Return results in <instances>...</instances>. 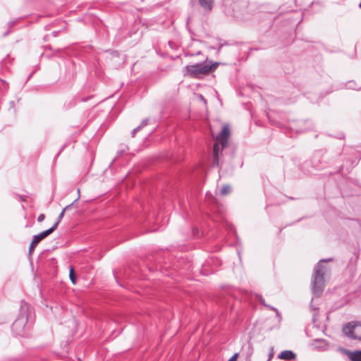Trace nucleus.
<instances>
[{
  "instance_id": "obj_10",
  "label": "nucleus",
  "mask_w": 361,
  "mask_h": 361,
  "mask_svg": "<svg viewBox=\"0 0 361 361\" xmlns=\"http://www.w3.org/2000/svg\"><path fill=\"white\" fill-rule=\"evenodd\" d=\"M53 232H54V228H50L37 235H35L32 238V240L34 241V243L38 244L41 240L44 239L46 237H47L49 235H50Z\"/></svg>"
},
{
  "instance_id": "obj_8",
  "label": "nucleus",
  "mask_w": 361,
  "mask_h": 361,
  "mask_svg": "<svg viewBox=\"0 0 361 361\" xmlns=\"http://www.w3.org/2000/svg\"><path fill=\"white\" fill-rule=\"evenodd\" d=\"M230 135V130L228 125L223 127L220 133L216 136V139L220 142L222 147H225L228 143V138Z\"/></svg>"
},
{
  "instance_id": "obj_30",
  "label": "nucleus",
  "mask_w": 361,
  "mask_h": 361,
  "mask_svg": "<svg viewBox=\"0 0 361 361\" xmlns=\"http://www.w3.org/2000/svg\"><path fill=\"white\" fill-rule=\"evenodd\" d=\"M13 25H14V22H13V21L8 23L9 26H13Z\"/></svg>"
},
{
  "instance_id": "obj_28",
  "label": "nucleus",
  "mask_w": 361,
  "mask_h": 361,
  "mask_svg": "<svg viewBox=\"0 0 361 361\" xmlns=\"http://www.w3.org/2000/svg\"><path fill=\"white\" fill-rule=\"evenodd\" d=\"M142 127H140V125H139L137 128H135V130H136L137 131H139V130H140V129H142Z\"/></svg>"
},
{
  "instance_id": "obj_35",
  "label": "nucleus",
  "mask_w": 361,
  "mask_h": 361,
  "mask_svg": "<svg viewBox=\"0 0 361 361\" xmlns=\"http://www.w3.org/2000/svg\"><path fill=\"white\" fill-rule=\"evenodd\" d=\"M340 138L341 139L344 138V135H343Z\"/></svg>"
},
{
  "instance_id": "obj_20",
  "label": "nucleus",
  "mask_w": 361,
  "mask_h": 361,
  "mask_svg": "<svg viewBox=\"0 0 361 361\" xmlns=\"http://www.w3.org/2000/svg\"><path fill=\"white\" fill-rule=\"evenodd\" d=\"M248 350H249V351H248V355H247V356H249V357H250V356H251V355H252V353H253V348H252V346L251 345V344H250V343L248 344Z\"/></svg>"
},
{
  "instance_id": "obj_31",
  "label": "nucleus",
  "mask_w": 361,
  "mask_h": 361,
  "mask_svg": "<svg viewBox=\"0 0 361 361\" xmlns=\"http://www.w3.org/2000/svg\"><path fill=\"white\" fill-rule=\"evenodd\" d=\"M201 54V52L200 51H198L195 54H192V56H194V55H200Z\"/></svg>"
},
{
  "instance_id": "obj_32",
  "label": "nucleus",
  "mask_w": 361,
  "mask_h": 361,
  "mask_svg": "<svg viewBox=\"0 0 361 361\" xmlns=\"http://www.w3.org/2000/svg\"><path fill=\"white\" fill-rule=\"evenodd\" d=\"M8 32H6L4 34V36L6 37V35H8Z\"/></svg>"
},
{
  "instance_id": "obj_17",
  "label": "nucleus",
  "mask_w": 361,
  "mask_h": 361,
  "mask_svg": "<svg viewBox=\"0 0 361 361\" xmlns=\"http://www.w3.org/2000/svg\"><path fill=\"white\" fill-rule=\"evenodd\" d=\"M231 188L230 185H224L221 190V194L222 195H226L228 194L231 192Z\"/></svg>"
},
{
  "instance_id": "obj_11",
  "label": "nucleus",
  "mask_w": 361,
  "mask_h": 361,
  "mask_svg": "<svg viewBox=\"0 0 361 361\" xmlns=\"http://www.w3.org/2000/svg\"><path fill=\"white\" fill-rule=\"evenodd\" d=\"M224 147H221L220 149L219 145L218 142H215L213 147V157H214V165L218 166L219 164V155L220 152L223 149Z\"/></svg>"
},
{
  "instance_id": "obj_25",
  "label": "nucleus",
  "mask_w": 361,
  "mask_h": 361,
  "mask_svg": "<svg viewBox=\"0 0 361 361\" xmlns=\"http://www.w3.org/2000/svg\"><path fill=\"white\" fill-rule=\"evenodd\" d=\"M198 98L200 101L203 102L204 104H207V101L202 94H198Z\"/></svg>"
},
{
  "instance_id": "obj_13",
  "label": "nucleus",
  "mask_w": 361,
  "mask_h": 361,
  "mask_svg": "<svg viewBox=\"0 0 361 361\" xmlns=\"http://www.w3.org/2000/svg\"><path fill=\"white\" fill-rule=\"evenodd\" d=\"M200 6L205 11H211L213 8L214 0H198Z\"/></svg>"
},
{
  "instance_id": "obj_23",
  "label": "nucleus",
  "mask_w": 361,
  "mask_h": 361,
  "mask_svg": "<svg viewBox=\"0 0 361 361\" xmlns=\"http://www.w3.org/2000/svg\"><path fill=\"white\" fill-rule=\"evenodd\" d=\"M238 357V353H235L228 361H236Z\"/></svg>"
},
{
  "instance_id": "obj_2",
  "label": "nucleus",
  "mask_w": 361,
  "mask_h": 361,
  "mask_svg": "<svg viewBox=\"0 0 361 361\" xmlns=\"http://www.w3.org/2000/svg\"><path fill=\"white\" fill-rule=\"evenodd\" d=\"M218 65V63H213L211 61L206 60L204 62L186 66L185 67V74L192 78H200L215 70Z\"/></svg>"
},
{
  "instance_id": "obj_1",
  "label": "nucleus",
  "mask_w": 361,
  "mask_h": 361,
  "mask_svg": "<svg viewBox=\"0 0 361 361\" xmlns=\"http://www.w3.org/2000/svg\"><path fill=\"white\" fill-rule=\"evenodd\" d=\"M333 258L322 259L315 265L312 276V290L314 295L319 296L324 288V275L329 271L327 266L324 264L326 262L332 261Z\"/></svg>"
},
{
  "instance_id": "obj_15",
  "label": "nucleus",
  "mask_w": 361,
  "mask_h": 361,
  "mask_svg": "<svg viewBox=\"0 0 361 361\" xmlns=\"http://www.w3.org/2000/svg\"><path fill=\"white\" fill-rule=\"evenodd\" d=\"M259 302H260V303H261L262 305H263L264 306H266V307H267L268 308H269L270 310H271L274 311V312H276V316H277L278 317H281L280 313H279V312L278 311V310H277L276 308H275L274 307H273V306H271V305H267V304L265 303V300H264V298H262V297H260V298H259Z\"/></svg>"
},
{
  "instance_id": "obj_21",
  "label": "nucleus",
  "mask_w": 361,
  "mask_h": 361,
  "mask_svg": "<svg viewBox=\"0 0 361 361\" xmlns=\"http://www.w3.org/2000/svg\"><path fill=\"white\" fill-rule=\"evenodd\" d=\"M148 123V119L147 118H145L142 121L141 123L140 124V127H145L147 125Z\"/></svg>"
},
{
  "instance_id": "obj_24",
  "label": "nucleus",
  "mask_w": 361,
  "mask_h": 361,
  "mask_svg": "<svg viewBox=\"0 0 361 361\" xmlns=\"http://www.w3.org/2000/svg\"><path fill=\"white\" fill-rule=\"evenodd\" d=\"M26 310H27V305L24 302H23V304L20 307V311L23 312Z\"/></svg>"
},
{
  "instance_id": "obj_16",
  "label": "nucleus",
  "mask_w": 361,
  "mask_h": 361,
  "mask_svg": "<svg viewBox=\"0 0 361 361\" xmlns=\"http://www.w3.org/2000/svg\"><path fill=\"white\" fill-rule=\"evenodd\" d=\"M69 278H70V280L71 281V282L73 284L76 283V276H75V272H74V269H73V267H71L70 269Z\"/></svg>"
},
{
  "instance_id": "obj_19",
  "label": "nucleus",
  "mask_w": 361,
  "mask_h": 361,
  "mask_svg": "<svg viewBox=\"0 0 361 361\" xmlns=\"http://www.w3.org/2000/svg\"><path fill=\"white\" fill-rule=\"evenodd\" d=\"M37 243H34V241L32 240V242H31V243L30 245V247H29V252L30 253H31L33 251L34 248L37 246Z\"/></svg>"
},
{
  "instance_id": "obj_26",
  "label": "nucleus",
  "mask_w": 361,
  "mask_h": 361,
  "mask_svg": "<svg viewBox=\"0 0 361 361\" xmlns=\"http://www.w3.org/2000/svg\"><path fill=\"white\" fill-rule=\"evenodd\" d=\"M78 198H77V199H75V200H74V202H73V204H74L75 202H76L80 199V189H78Z\"/></svg>"
},
{
  "instance_id": "obj_27",
  "label": "nucleus",
  "mask_w": 361,
  "mask_h": 361,
  "mask_svg": "<svg viewBox=\"0 0 361 361\" xmlns=\"http://www.w3.org/2000/svg\"><path fill=\"white\" fill-rule=\"evenodd\" d=\"M137 132V131L135 130V128H134L131 132L132 137H134Z\"/></svg>"
},
{
  "instance_id": "obj_33",
  "label": "nucleus",
  "mask_w": 361,
  "mask_h": 361,
  "mask_svg": "<svg viewBox=\"0 0 361 361\" xmlns=\"http://www.w3.org/2000/svg\"><path fill=\"white\" fill-rule=\"evenodd\" d=\"M343 166H341L339 171H341L343 170Z\"/></svg>"
},
{
  "instance_id": "obj_36",
  "label": "nucleus",
  "mask_w": 361,
  "mask_h": 361,
  "mask_svg": "<svg viewBox=\"0 0 361 361\" xmlns=\"http://www.w3.org/2000/svg\"><path fill=\"white\" fill-rule=\"evenodd\" d=\"M359 6H360V8H361V2L360 3Z\"/></svg>"
},
{
  "instance_id": "obj_3",
  "label": "nucleus",
  "mask_w": 361,
  "mask_h": 361,
  "mask_svg": "<svg viewBox=\"0 0 361 361\" xmlns=\"http://www.w3.org/2000/svg\"><path fill=\"white\" fill-rule=\"evenodd\" d=\"M225 12L227 15L238 17V13H241L242 8L247 7V2L244 0H223Z\"/></svg>"
},
{
  "instance_id": "obj_9",
  "label": "nucleus",
  "mask_w": 361,
  "mask_h": 361,
  "mask_svg": "<svg viewBox=\"0 0 361 361\" xmlns=\"http://www.w3.org/2000/svg\"><path fill=\"white\" fill-rule=\"evenodd\" d=\"M312 345L314 346V348L321 351H324L329 349V343L326 340L322 338L314 339L312 341Z\"/></svg>"
},
{
  "instance_id": "obj_6",
  "label": "nucleus",
  "mask_w": 361,
  "mask_h": 361,
  "mask_svg": "<svg viewBox=\"0 0 361 361\" xmlns=\"http://www.w3.org/2000/svg\"><path fill=\"white\" fill-rule=\"evenodd\" d=\"M27 322V317L21 316L18 317L12 324L11 329L16 336H24L25 327Z\"/></svg>"
},
{
  "instance_id": "obj_29",
  "label": "nucleus",
  "mask_w": 361,
  "mask_h": 361,
  "mask_svg": "<svg viewBox=\"0 0 361 361\" xmlns=\"http://www.w3.org/2000/svg\"><path fill=\"white\" fill-rule=\"evenodd\" d=\"M202 274H204V275H207V274H209V272H207V271H204H204H202Z\"/></svg>"
},
{
  "instance_id": "obj_14",
  "label": "nucleus",
  "mask_w": 361,
  "mask_h": 361,
  "mask_svg": "<svg viewBox=\"0 0 361 361\" xmlns=\"http://www.w3.org/2000/svg\"><path fill=\"white\" fill-rule=\"evenodd\" d=\"M73 205V203H71L68 205H67L63 210L62 212L60 213V214L59 215L58 218H57V220L55 222V224L51 227V228H54V231H55V229L57 228L59 224L60 223V221H61L62 218L63 217V215H64V212L65 211L69 209Z\"/></svg>"
},
{
  "instance_id": "obj_22",
  "label": "nucleus",
  "mask_w": 361,
  "mask_h": 361,
  "mask_svg": "<svg viewBox=\"0 0 361 361\" xmlns=\"http://www.w3.org/2000/svg\"><path fill=\"white\" fill-rule=\"evenodd\" d=\"M44 219H45L44 214H41L37 217V221L38 222H42V221H43L44 220Z\"/></svg>"
},
{
  "instance_id": "obj_4",
  "label": "nucleus",
  "mask_w": 361,
  "mask_h": 361,
  "mask_svg": "<svg viewBox=\"0 0 361 361\" xmlns=\"http://www.w3.org/2000/svg\"><path fill=\"white\" fill-rule=\"evenodd\" d=\"M343 332L352 339L361 341V322L348 323L343 327Z\"/></svg>"
},
{
  "instance_id": "obj_5",
  "label": "nucleus",
  "mask_w": 361,
  "mask_h": 361,
  "mask_svg": "<svg viewBox=\"0 0 361 361\" xmlns=\"http://www.w3.org/2000/svg\"><path fill=\"white\" fill-rule=\"evenodd\" d=\"M322 157L323 154L322 152H314L308 162L304 163L301 165V170L307 171V173H311L312 171L307 169L309 165L315 170H320L323 169Z\"/></svg>"
},
{
  "instance_id": "obj_7",
  "label": "nucleus",
  "mask_w": 361,
  "mask_h": 361,
  "mask_svg": "<svg viewBox=\"0 0 361 361\" xmlns=\"http://www.w3.org/2000/svg\"><path fill=\"white\" fill-rule=\"evenodd\" d=\"M337 350L344 355H348V358L351 361H361V350L350 351V350L345 349L342 347H339V348H338Z\"/></svg>"
},
{
  "instance_id": "obj_18",
  "label": "nucleus",
  "mask_w": 361,
  "mask_h": 361,
  "mask_svg": "<svg viewBox=\"0 0 361 361\" xmlns=\"http://www.w3.org/2000/svg\"><path fill=\"white\" fill-rule=\"evenodd\" d=\"M355 84L353 81H349L346 84L347 87L349 89H355Z\"/></svg>"
},
{
  "instance_id": "obj_12",
  "label": "nucleus",
  "mask_w": 361,
  "mask_h": 361,
  "mask_svg": "<svg viewBox=\"0 0 361 361\" xmlns=\"http://www.w3.org/2000/svg\"><path fill=\"white\" fill-rule=\"evenodd\" d=\"M278 357L281 360H291L295 357V354L291 350H283L278 355Z\"/></svg>"
},
{
  "instance_id": "obj_34",
  "label": "nucleus",
  "mask_w": 361,
  "mask_h": 361,
  "mask_svg": "<svg viewBox=\"0 0 361 361\" xmlns=\"http://www.w3.org/2000/svg\"><path fill=\"white\" fill-rule=\"evenodd\" d=\"M271 356H272V354H271V353H270V354L269 355V360L271 359Z\"/></svg>"
}]
</instances>
